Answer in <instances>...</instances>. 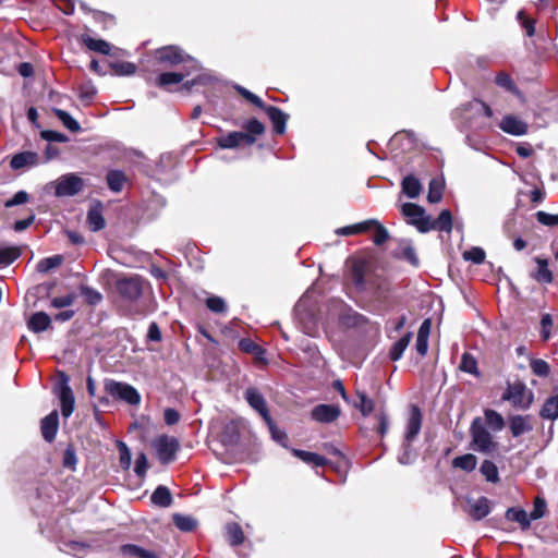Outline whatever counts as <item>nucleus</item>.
I'll list each match as a JSON object with an SVG mask.
<instances>
[{
	"instance_id": "49",
	"label": "nucleus",
	"mask_w": 558,
	"mask_h": 558,
	"mask_svg": "<svg viewBox=\"0 0 558 558\" xmlns=\"http://www.w3.org/2000/svg\"><path fill=\"white\" fill-rule=\"evenodd\" d=\"M485 256H486V254H485L484 250L481 247H477V246L472 247L471 250L465 251L463 253V258L465 260H471L477 265L482 264L485 260Z\"/></svg>"
},
{
	"instance_id": "32",
	"label": "nucleus",
	"mask_w": 558,
	"mask_h": 558,
	"mask_svg": "<svg viewBox=\"0 0 558 558\" xmlns=\"http://www.w3.org/2000/svg\"><path fill=\"white\" fill-rule=\"evenodd\" d=\"M227 538L230 545L238 546L244 542V533L242 527L235 523L231 522L226 525Z\"/></svg>"
},
{
	"instance_id": "43",
	"label": "nucleus",
	"mask_w": 558,
	"mask_h": 558,
	"mask_svg": "<svg viewBox=\"0 0 558 558\" xmlns=\"http://www.w3.org/2000/svg\"><path fill=\"white\" fill-rule=\"evenodd\" d=\"M62 262L63 258L61 255H54L51 257L44 258L37 264V270L44 274L48 272L49 270L60 266Z\"/></svg>"
},
{
	"instance_id": "62",
	"label": "nucleus",
	"mask_w": 558,
	"mask_h": 558,
	"mask_svg": "<svg viewBox=\"0 0 558 558\" xmlns=\"http://www.w3.org/2000/svg\"><path fill=\"white\" fill-rule=\"evenodd\" d=\"M28 199L29 195L25 191H19L17 193L14 194L12 198L5 202L4 206L7 208H10L16 205L25 204L28 202Z\"/></svg>"
},
{
	"instance_id": "24",
	"label": "nucleus",
	"mask_w": 558,
	"mask_h": 558,
	"mask_svg": "<svg viewBox=\"0 0 558 558\" xmlns=\"http://www.w3.org/2000/svg\"><path fill=\"white\" fill-rule=\"evenodd\" d=\"M150 500L156 506L167 508L172 504V496L168 487L160 485L151 494Z\"/></svg>"
},
{
	"instance_id": "37",
	"label": "nucleus",
	"mask_w": 558,
	"mask_h": 558,
	"mask_svg": "<svg viewBox=\"0 0 558 558\" xmlns=\"http://www.w3.org/2000/svg\"><path fill=\"white\" fill-rule=\"evenodd\" d=\"M477 459L472 453H466L460 457H457L452 461V465L457 469H461L466 472H471L476 468Z\"/></svg>"
},
{
	"instance_id": "56",
	"label": "nucleus",
	"mask_w": 558,
	"mask_h": 558,
	"mask_svg": "<svg viewBox=\"0 0 558 558\" xmlns=\"http://www.w3.org/2000/svg\"><path fill=\"white\" fill-rule=\"evenodd\" d=\"M546 511V502L543 498L536 497L534 500V508L532 512L529 514L530 520H538L544 517Z\"/></svg>"
},
{
	"instance_id": "15",
	"label": "nucleus",
	"mask_w": 558,
	"mask_h": 558,
	"mask_svg": "<svg viewBox=\"0 0 558 558\" xmlns=\"http://www.w3.org/2000/svg\"><path fill=\"white\" fill-rule=\"evenodd\" d=\"M422 427V413L415 405L411 408L410 416L407 424L404 439L411 442L418 435Z\"/></svg>"
},
{
	"instance_id": "25",
	"label": "nucleus",
	"mask_w": 558,
	"mask_h": 558,
	"mask_svg": "<svg viewBox=\"0 0 558 558\" xmlns=\"http://www.w3.org/2000/svg\"><path fill=\"white\" fill-rule=\"evenodd\" d=\"M292 453L294 457L301 459L306 464H311L314 466H323L327 463L326 458L314 452L304 451L300 449H292Z\"/></svg>"
},
{
	"instance_id": "33",
	"label": "nucleus",
	"mask_w": 558,
	"mask_h": 558,
	"mask_svg": "<svg viewBox=\"0 0 558 558\" xmlns=\"http://www.w3.org/2000/svg\"><path fill=\"white\" fill-rule=\"evenodd\" d=\"M485 422L494 432H500L505 427V420L497 411L486 409L484 411Z\"/></svg>"
},
{
	"instance_id": "42",
	"label": "nucleus",
	"mask_w": 558,
	"mask_h": 558,
	"mask_svg": "<svg viewBox=\"0 0 558 558\" xmlns=\"http://www.w3.org/2000/svg\"><path fill=\"white\" fill-rule=\"evenodd\" d=\"M481 472L488 482L497 483L499 481L498 469L496 464L489 460H485L482 463Z\"/></svg>"
},
{
	"instance_id": "60",
	"label": "nucleus",
	"mask_w": 558,
	"mask_h": 558,
	"mask_svg": "<svg viewBox=\"0 0 558 558\" xmlns=\"http://www.w3.org/2000/svg\"><path fill=\"white\" fill-rule=\"evenodd\" d=\"M74 301H75L74 294L61 295V296L53 298L51 300V306H53L56 308L69 307L71 305H73Z\"/></svg>"
},
{
	"instance_id": "48",
	"label": "nucleus",
	"mask_w": 558,
	"mask_h": 558,
	"mask_svg": "<svg viewBox=\"0 0 558 558\" xmlns=\"http://www.w3.org/2000/svg\"><path fill=\"white\" fill-rule=\"evenodd\" d=\"M81 292L89 305H97L102 300L101 293L90 287H82Z\"/></svg>"
},
{
	"instance_id": "54",
	"label": "nucleus",
	"mask_w": 558,
	"mask_h": 558,
	"mask_svg": "<svg viewBox=\"0 0 558 558\" xmlns=\"http://www.w3.org/2000/svg\"><path fill=\"white\" fill-rule=\"evenodd\" d=\"M111 68L118 75H132L136 72V65L131 62H114Z\"/></svg>"
},
{
	"instance_id": "44",
	"label": "nucleus",
	"mask_w": 558,
	"mask_h": 558,
	"mask_svg": "<svg viewBox=\"0 0 558 558\" xmlns=\"http://www.w3.org/2000/svg\"><path fill=\"white\" fill-rule=\"evenodd\" d=\"M184 76L183 73L166 72L158 76L157 84L160 87L178 84L183 81Z\"/></svg>"
},
{
	"instance_id": "6",
	"label": "nucleus",
	"mask_w": 558,
	"mask_h": 558,
	"mask_svg": "<svg viewBox=\"0 0 558 558\" xmlns=\"http://www.w3.org/2000/svg\"><path fill=\"white\" fill-rule=\"evenodd\" d=\"M145 280L138 276L122 278L117 282V290L119 294L126 301H137L144 290Z\"/></svg>"
},
{
	"instance_id": "61",
	"label": "nucleus",
	"mask_w": 558,
	"mask_h": 558,
	"mask_svg": "<svg viewBox=\"0 0 558 558\" xmlns=\"http://www.w3.org/2000/svg\"><path fill=\"white\" fill-rule=\"evenodd\" d=\"M148 469V462L145 453H140L135 461L134 472L137 476L143 477Z\"/></svg>"
},
{
	"instance_id": "34",
	"label": "nucleus",
	"mask_w": 558,
	"mask_h": 558,
	"mask_svg": "<svg viewBox=\"0 0 558 558\" xmlns=\"http://www.w3.org/2000/svg\"><path fill=\"white\" fill-rule=\"evenodd\" d=\"M87 223L89 229L94 232H97L105 227V218L102 217L101 210L99 208L94 207L88 210Z\"/></svg>"
},
{
	"instance_id": "35",
	"label": "nucleus",
	"mask_w": 558,
	"mask_h": 558,
	"mask_svg": "<svg viewBox=\"0 0 558 558\" xmlns=\"http://www.w3.org/2000/svg\"><path fill=\"white\" fill-rule=\"evenodd\" d=\"M21 255V250L17 246H0V267H5L12 264Z\"/></svg>"
},
{
	"instance_id": "38",
	"label": "nucleus",
	"mask_w": 558,
	"mask_h": 558,
	"mask_svg": "<svg viewBox=\"0 0 558 558\" xmlns=\"http://www.w3.org/2000/svg\"><path fill=\"white\" fill-rule=\"evenodd\" d=\"M56 117L63 123V125L71 132L81 131L80 123L73 119L66 111L62 109H53Z\"/></svg>"
},
{
	"instance_id": "40",
	"label": "nucleus",
	"mask_w": 558,
	"mask_h": 558,
	"mask_svg": "<svg viewBox=\"0 0 558 558\" xmlns=\"http://www.w3.org/2000/svg\"><path fill=\"white\" fill-rule=\"evenodd\" d=\"M459 368L462 372L469 373L474 376L480 375V372L477 368V362H476L475 357L472 356L470 353H464L462 355Z\"/></svg>"
},
{
	"instance_id": "52",
	"label": "nucleus",
	"mask_w": 558,
	"mask_h": 558,
	"mask_svg": "<svg viewBox=\"0 0 558 558\" xmlns=\"http://www.w3.org/2000/svg\"><path fill=\"white\" fill-rule=\"evenodd\" d=\"M243 129L245 130L244 133L251 134L254 137L256 135H260L265 132V126L262 122H259L257 119H251L247 122L243 124Z\"/></svg>"
},
{
	"instance_id": "46",
	"label": "nucleus",
	"mask_w": 558,
	"mask_h": 558,
	"mask_svg": "<svg viewBox=\"0 0 558 558\" xmlns=\"http://www.w3.org/2000/svg\"><path fill=\"white\" fill-rule=\"evenodd\" d=\"M442 183L436 179L429 182L427 199L429 203H438L442 197Z\"/></svg>"
},
{
	"instance_id": "22",
	"label": "nucleus",
	"mask_w": 558,
	"mask_h": 558,
	"mask_svg": "<svg viewBox=\"0 0 558 558\" xmlns=\"http://www.w3.org/2000/svg\"><path fill=\"white\" fill-rule=\"evenodd\" d=\"M51 318L45 312H37L28 319V328L34 332H41L49 328Z\"/></svg>"
},
{
	"instance_id": "3",
	"label": "nucleus",
	"mask_w": 558,
	"mask_h": 558,
	"mask_svg": "<svg viewBox=\"0 0 558 558\" xmlns=\"http://www.w3.org/2000/svg\"><path fill=\"white\" fill-rule=\"evenodd\" d=\"M151 447L161 464H169L175 460L180 450L179 440L169 435H159L151 441Z\"/></svg>"
},
{
	"instance_id": "18",
	"label": "nucleus",
	"mask_w": 558,
	"mask_h": 558,
	"mask_svg": "<svg viewBox=\"0 0 558 558\" xmlns=\"http://www.w3.org/2000/svg\"><path fill=\"white\" fill-rule=\"evenodd\" d=\"M430 230L445 231L449 233L452 230V215L450 210L444 209L437 219H433L429 216L428 231Z\"/></svg>"
},
{
	"instance_id": "31",
	"label": "nucleus",
	"mask_w": 558,
	"mask_h": 558,
	"mask_svg": "<svg viewBox=\"0 0 558 558\" xmlns=\"http://www.w3.org/2000/svg\"><path fill=\"white\" fill-rule=\"evenodd\" d=\"M422 185L414 175H407L402 180V191L410 198H415L421 193Z\"/></svg>"
},
{
	"instance_id": "2",
	"label": "nucleus",
	"mask_w": 558,
	"mask_h": 558,
	"mask_svg": "<svg viewBox=\"0 0 558 558\" xmlns=\"http://www.w3.org/2000/svg\"><path fill=\"white\" fill-rule=\"evenodd\" d=\"M104 387L105 391L116 400L123 401L131 405H137L141 402L138 391L126 383L106 379Z\"/></svg>"
},
{
	"instance_id": "39",
	"label": "nucleus",
	"mask_w": 558,
	"mask_h": 558,
	"mask_svg": "<svg viewBox=\"0 0 558 558\" xmlns=\"http://www.w3.org/2000/svg\"><path fill=\"white\" fill-rule=\"evenodd\" d=\"M61 550L75 557L82 558L84 555H86L88 546L80 542L71 541L64 543Z\"/></svg>"
},
{
	"instance_id": "7",
	"label": "nucleus",
	"mask_w": 558,
	"mask_h": 558,
	"mask_svg": "<svg viewBox=\"0 0 558 558\" xmlns=\"http://www.w3.org/2000/svg\"><path fill=\"white\" fill-rule=\"evenodd\" d=\"M402 214L408 218V222L417 228L420 232H428L429 216L425 209L414 203L402 205Z\"/></svg>"
},
{
	"instance_id": "26",
	"label": "nucleus",
	"mask_w": 558,
	"mask_h": 558,
	"mask_svg": "<svg viewBox=\"0 0 558 558\" xmlns=\"http://www.w3.org/2000/svg\"><path fill=\"white\" fill-rule=\"evenodd\" d=\"M539 415L546 420H556L558 418V395L551 396L544 402Z\"/></svg>"
},
{
	"instance_id": "41",
	"label": "nucleus",
	"mask_w": 558,
	"mask_h": 558,
	"mask_svg": "<svg viewBox=\"0 0 558 558\" xmlns=\"http://www.w3.org/2000/svg\"><path fill=\"white\" fill-rule=\"evenodd\" d=\"M173 523L179 530L184 531V532L193 531L197 524L195 519H193L190 515H184V514H174Z\"/></svg>"
},
{
	"instance_id": "53",
	"label": "nucleus",
	"mask_w": 558,
	"mask_h": 558,
	"mask_svg": "<svg viewBox=\"0 0 558 558\" xmlns=\"http://www.w3.org/2000/svg\"><path fill=\"white\" fill-rule=\"evenodd\" d=\"M357 397L360 399V403L356 407L360 409L361 413L366 416L371 414L374 410V401L369 399L366 393L357 392Z\"/></svg>"
},
{
	"instance_id": "59",
	"label": "nucleus",
	"mask_w": 558,
	"mask_h": 558,
	"mask_svg": "<svg viewBox=\"0 0 558 558\" xmlns=\"http://www.w3.org/2000/svg\"><path fill=\"white\" fill-rule=\"evenodd\" d=\"M536 219L544 226L554 227L558 225V215L548 214L546 211H537Z\"/></svg>"
},
{
	"instance_id": "45",
	"label": "nucleus",
	"mask_w": 558,
	"mask_h": 558,
	"mask_svg": "<svg viewBox=\"0 0 558 558\" xmlns=\"http://www.w3.org/2000/svg\"><path fill=\"white\" fill-rule=\"evenodd\" d=\"M536 263L538 265V269L535 278L541 282L550 283L553 281V275L551 271L548 269L547 260L536 258Z\"/></svg>"
},
{
	"instance_id": "57",
	"label": "nucleus",
	"mask_w": 558,
	"mask_h": 558,
	"mask_svg": "<svg viewBox=\"0 0 558 558\" xmlns=\"http://www.w3.org/2000/svg\"><path fill=\"white\" fill-rule=\"evenodd\" d=\"M517 17L520 21L521 26L524 28L526 36L532 37L535 33V21L526 17L523 11H519Z\"/></svg>"
},
{
	"instance_id": "5",
	"label": "nucleus",
	"mask_w": 558,
	"mask_h": 558,
	"mask_svg": "<svg viewBox=\"0 0 558 558\" xmlns=\"http://www.w3.org/2000/svg\"><path fill=\"white\" fill-rule=\"evenodd\" d=\"M49 185L54 187V195L58 197L74 196L84 189V181L75 173H68Z\"/></svg>"
},
{
	"instance_id": "63",
	"label": "nucleus",
	"mask_w": 558,
	"mask_h": 558,
	"mask_svg": "<svg viewBox=\"0 0 558 558\" xmlns=\"http://www.w3.org/2000/svg\"><path fill=\"white\" fill-rule=\"evenodd\" d=\"M542 330L541 336L543 340L547 341L550 338V328L553 326V318L550 314H544L541 320Z\"/></svg>"
},
{
	"instance_id": "27",
	"label": "nucleus",
	"mask_w": 558,
	"mask_h": 558,
	"mask_svg": "<svg viewBox=\"0 0 558 558\" xmlns=\"http://www.w3.org/2000/svg\"><path fill=\"white\" fill-rule=\"evenodd\" d=\"M121 553L128 558H158L155 553L133 544L123 545Z\"/></svg>"
},
{
	"instance_id": "20",
	"label": "nucleus",
	"mask_w": 558,
	"mask_h": 558,
	"mask_svg": "<svg viewBox=\"0 0 558 558\" xmlns=\"http://www.w3.org/2000/svg\"><path fill=\"white\" fill-rule=\"evenodd\" d=\"M58 429V413L52 411L41 421V434L45 440L52 441L56 437Z\"/></svg>"
},
{
	"instance_id": "55",
	"label": "nucleus",
	"mask_w": 558,
	"mask_h": 558,
	"mask_svg": "<svg viewBox=\"0 0 558 558\" xmlns=\"http://www.w3.org/2000/svg\"><path fill=\"white\" fill-rule=\"evenodd\" d=\"M532 372L541 377H545L549 374V365L546 361L541 359H534L531 361Z\"/></svg>"
},
{
	"instance_id": "23",
	"label": "nucleus",
	"mask_w": 558,
	"mask_h": 558,
	"mask_svg": "<svg viewBox=\"0 0 558 558\" xmlns=\"http://www.w3.org/2000/svg\"><path fill=\"white\" fill-rule=\"evenodd\" d=\"M82 43L93 51L108 56L111 51V46L104 39H95L88 35H82Z\"/></svg>"
},
{
	"instance_id": "29",
	"label": "nucleus",
	"mask_w": 558,
	"mask_h": 558,
	"mask_svg": "<svg viewBox=\"0 0 558 558\" xmlns=\"http://www.w3.org/2000/svg\"><path fill=\"white\" fill-rule=\"evenodd\" d=\"M506 518L510 521L518 522L522 530L530 527L531 520L525 510L519 508H509L506 512Z\"/></svg>"
},
{
	"instance_id": "14",
	"label": "nucleus",
	"mask_w": 558,
	"mask_h": 558,
	"mask_svg": "<svg viewBox=\"0 0 558 558\" xmlns=\"http://www.w3.org/2000/svg\"><path fill=\"white\" fill-rule=\"evenodd\" d=\"M464 510L474 520H481L485 518L490 511L489 500L486 497H480L475 499L468 498L466 508Z\"/></svg>"
},
{
	"instance_id": "16",
	"label": "nucleus",
	"mask_w": 558,
	"mask_h": 558,
	"mask_svg": "<svg viewBox=\"0 0 558 558\" xmlns=\"http://www.w3.org/2000/svg\"><path fill=\"white\" fill-rule=\"evenodd\" d=\"M39 163V156L34 151H23L14 155L10 161L13 170L35 167Z\"/></svg>"
},
{
	"instance_id": "64",
	"label": "nucleus",
	"mask_w": 558,
	"mask_h": 558,
	"mask_svg": "<svg viewBox=\"0 0 558 558\" xmlns=\"http://www.w3.org/2000/svg\"><path fill=\"white\" fill-rule=\"evenodd\" d=\"M239 348L246 353H259L260 348L256 343H254L251 339H241L239 342Z\"/></svg>"
},
{
	"instance_id": "8",
	"label": "nucleus",
	"mask_w": 558,
	"mask_h": 558,
	"mask_svg": "<svg viewBox=\"0 0 558 558\" xmlns=\"http://www.w3.org/2000/svg\"><path fill=\"white\" fill-rule=\"evenodd\" d=\"M156 58L160 63L166 64L168 66L184 63L186 61H193V59L190 56L185 54L177 46H168L158 49L156 51Z\"/></svg>"
},
{
	"instance_id": "50",
	"label": "nucleus",
	"mask_w": 558,
	"mask_h": 558,
	"mask_svg": "<svg viewBox=\"0 0 558 558\" xmlns=\"http://www.w3.org/2000/svg\"><path fill=\"white\" fill-rule=\"evenodd\" d=\"M496 84L508 92L518 93L517 86L509 74L500 72L495 80Z\"/></svg>"
},
{
	"instance_id": "19",
	"label": "nucleus",
	"mask_w": 558,
	"mask_h": 558,
	"mask_svg": "<svg viewBox=\"0 0 558 558\" xmlns=\"http://www.w3.org/2000/svg\"><path fill=\"white\" fill-rule=\"evenodd\" d=\"M509 427L513 437H519L524 433L531 432L533 425L529 416L513 415L509 418Z\"/></svg>"
},
{
	"instance_id": "36",
	"label": "nucleus",
	"mask_w": 558,
	"mask_h": 558,
	"mask_svg": "<svg viewBox=\"0 0 558 558\" xmlns=\"http://www.w3.org/2000/svg\"><path fill=\"white\" fill-rule=\"evenodd\" d=\"M412 339V333L408 332L402 338H400L391 348L389 352V356L392 361H398L402 357L403 352L408 348L410 341Z\"/></svg>"
},
{
	"instance_id": "58",
	"label": "nucleus",
	"mask_w": 558,
	"mask_h": 558,
	"mask_svg": "<svg viewBox=\"0 0 558 558\" xmlns=\"http://www.w3.org/2000/svg\"><path fill=\"white\" fill-rule=\"evenodd\" d=\"M206 305L214 313H223L226 311V303L220 296H209L206 300Z\"/></svg>"
},
{
	"instance_id": "47",
	"label": "nucleus",
	"mask_w": 558,
	"mask_h": 558,
	"mask_svg": "<svg viewBox=\"0 0 558 558\" xmlns=\"http://www.w3.org/2000/svg\"><path fill=\"white\" fill-rule=\"evenodd\" d=\"M117 446H118L119 454H120V457H119L120 465L123 470H129L131 466V462H132L131 451H130L129 447L126 446V444L123 441H118Z\"/></svg>"
},
{
	"instance_id": "9",
	"label": "nucleus",
	"mask_w": 558,
	"mask_h": 558,
	"mask_svg": "<svg viewBox=\"0 0 558 558\" xmlns=\"http://www.w3.org/2000/svg\"><path fill=\"white\" fill-rule=\"evenodd\" d=\"M256 142V137L244 132H230L218 138V145L225 149L238 148L240 146H251Z\"/></svg>"
},
{
	"instance_id": "13",
	"label": "nucleus",
	"mask_w": 558,
	"mask_h": 558,
	"mask_svg": "<svg viewBox=\"0 0 558 558\" xmlns=\"http://www.w3.org/2000/svg\"><path fill=\"white\" fill-rule=\"evenodd\" d=\"M340 409L333 404H318L312 412L311 416L319 423H331L340 416Z\"/></svg>"
},
{
	"instance_id": "28",
	"label": "nucleus",
	"mask_w": 558,
	"mask_h": 558,
	"mask_svg": "<svg viewBox=\"0 0 558 558\" xmlns=\"http://www.w3.org/2000/svg\"><path fill=\"white\" fill-rule=\"evenodd\" d=\"M339 320L345 327H356L362 326L366 318L352 310H345L340 314Z\"/></svg>"
},
{
	"instance_id": "12",
	"label": "nucleus",
	"mask_w": 558,
	"mask_h": 558,
	"mask_svg": "<svg viewBox=\"0 0 558 558\" xmlns=\"http://www.w3.org/2000/svg\"><path fill=\"white\" fill-rule=\"evenodd\" d=\"M499 128L508 134L521 136L527 133L529 125L515 116L508 114L499 122Z\"/></svg>"
},
{
	"instance_id": "10",
	"label": "nucleus",
	"mask_w": 558,
	"mask_h": 558,
	"mask_svg": "<svg viewBox=\"0 0 558 558\" xmlns=\"http://www.w3.org/2000/svg\"><path fill=\"white\" fill-rule=\"evenodd\" d=\"M56 392L61 402L62 415L69 417L74 411L75 399L65 375H62V381L56 387Z\"/></svg>"
},
{
	"instance_id": "21",
	"label": "nucleus",
	"mask_w": 558,
	"mask_h": 558,
	"mask_svg": "<svg viewBox=\"0 0 558 558\" xmlns=\"http://www.w3.org/2000/svg\"><path fill=\"white\" fill-rule=\"evenodd\" d=\"M373 223H376V219H368L352 226L338 228L336 230V234L341 236H349L357 233L367 232L368 230L372 229Z\"/></svg>"
},
{
	"instance_id": "1",
	"label": "nucleus",
	"mask_w": 558,
	"mask_h": 558,
	"mask_svg": "<svg viewBox=\"0 0 558 558\" xmlns=\"http://www.w3.org/2000/svg\"><path fill=\"white\" fill-rule=\"evenodd\" d=\"M470 434L472 437V448L475 451L489 454L497 449V442L492 434L485 427L482 417L476 416L471 424Z\"/></svg>"
},
{
	"instance_id": "11",
	"label": "nucleus",
	"mask_w": 558,
	"mask_h": 558,
	"mask_svg": "<svg viewBox=\"0 0 558 558\" xmlns=\"http://www.w3.org/2000/svg\"><path fill=\"white\" fill-rule=\"evenodd\" d=\"M244 398L247 401V403L259 413L263 420L267 424H270L271 417L267 409L266 400L263 397V395L256 388L251 387L245 390Z\"/></svg>"
},
{
	"instance_id": "17",
	"label": "nucleus",
	"mask_w": 558,
	"mask_h": 558,
	"mask_svg": "<svg viewBox=\"0 0 558 558\" xmlns=\"http://www.w3.org/2000/svg\"><path fill=\"white\" fill-rule=\"evenodd\" d=\"M265 111L274 125V131L277 134H283L286 132L288 114H286L281 109L274 106L265 108Z\"/></svg>"
},
{
	"instance_id": "30",
	"label": "nucleus",
	"mask_w": 558,
	"mask_h": 558,
	"mask_svg": "<svg viewBox=\"0 0 558 558\" xmlns=\"http://www.w3.org/2000/svg\"><path fill=\"white\" fill-rule=\"evenodd\" d=\"M107 184L112 192H120L126 181L125 174L120 170H111L106 177Z\"/></svg>"
},
{
	"instance_id": "4",
	"label": "nucleus",
	"mask_w": 558,
	"mask_h": 558,
	"mask_svg": "<svg viewBox=\"0 0 558 558\" xmlns=\"http://www.w3.org/2000/svg\"><path fill=\"white\" fill-rule=\"evenodd\" d=\"M502 399L509 401L514 408L526 410L533 403L534 393L527 389L524 383L514 381L508 384Z\"/></svg>"
},
{
	"instance_id": "51",
	"label": "nucleus",
	"mask_w": 558,
	"mask_h": 558,
	"mask_svg": "<svg viewBox=\"0 0 558 558\" xmlns=\"http://www.w3.org/2000/svg\"><path fill=\"white\" fill-rule=\"evenodd\" d=\"M372 228L375 229L373 239L375 245H381L389 239L387 229L379 221L376 220V223H373Z\"/></svg>"
}]
</instances>
